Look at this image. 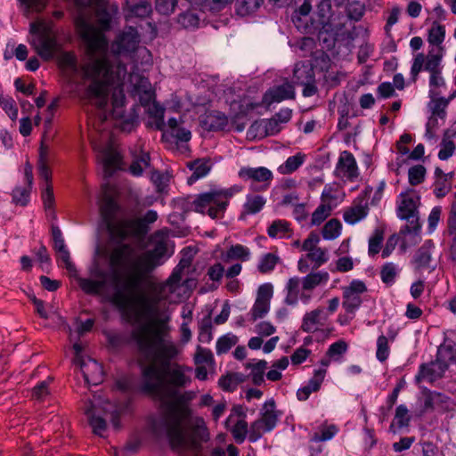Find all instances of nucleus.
I'll return each mask as SVG.
<instances>
[{
	"label": "nucleus",
	"instance_id": "26",
	"mask_svg": "<svg viewBox=\"0 0 456 456\" xmlns=\"http://www.w3.org/2000/svg\"><path fill=\"white\" fill-rule=\"evenodd\" d=\"M344 198L345 193L338 184L328 183L322 190L321 195V204L333 210L344 200Z\"/></svg>",
	"mask_w": 456,
	"mask_h": 456
},
{
	"label": "nucleus",
	"instance_id": "33",
	"mask_svg": "<svg viewBox=\"0 0 456 456\" xmlns=\"http://www.w3.org/2000/svg\"><path fill=\"white\" fill-rule=\"evenodd\" d=\"M445 34V27L437 21H434L428 30V49L445 48L444 45Z\"/></svg>",
	"mask_w": 456,
	"mask_h": 456
},
{
	"label": "nucleus",
	"instance_id": "10",
	"mask_svg": "<svg viewBox=\"0 0 456 456\" xmlns=\"http://www.w3.org/2000/svg\"><path fill=\"white\" fill-rule=\"evenodd\" d=\"M281 413L276 410L275 402L266 401L260 409L259 418L249 427V441H258L264 434L273 431L280 419Z\"/></svg>",
	"mask_w": 456,
	"mask_h": 456
},
{
	"label": "nucleus",
	"instance_id": "16",
	"mask_svg": "<svg viewBox=\"0 0 456 456\" xmlns=\"http://www.w3.org/2000/svg\"><path fill=\"white\" fill-rule=\"evenodd\" d=\"M224 426L238 444H242L247 435L249 436V428L245 420V414L241 406H234L224 421Z\"/></svg>",
	"mask_w": 456,
	"mask_h": 456
},
{
	"label": "nucleus",
	"instance_id": "39",
	"mask_svg": "<svg viewBox=\"0 0 456 456\" xmlns=\"http://www.w3.org/2000/svg\"><path fill=\"white\" fill-rule=\"evenodd\" d=\"M436 175L437 180L435 183L434 193L436 197L441 198L445 196L451 190L450 179L452 176V173L444 174L441 169L436 168Z\"/></svg>",
	"mask_w": 456,
	"mask_h": 456
},
{
	"label": "nucleus",
	"instance_id": "19",
	"mask_svg": "<svg viewBox=\"0 0 456 456\" xmlns=\"http://www.w3.org/2000/svg\"><path fill=\"white\" fill-rule=\"evenodd\" d=\"M273 296V285L271 282L263 283L258 287L256 300L250 311L254 320L263 318L270 311Z\"/></svg>",
	"mask_w": 456,
	"mask_h": 456
},
{
	"label": "nucleus",
	"instance_id": "61",
	"mask_svg": "<svg viewBox=\"0 0 456 456\" xmlns=\"http://www.w3.org/2000/svg\"><path fill=\"white\" fill-rule=\"evenodd\" d=\"M383 241V232L381 230H375L372 236L369 240V255L374 256L380 251L381 243Z\"/></svg>",
	"mask_w": 456,
	"mask_h": 456
},
{
	"label": "nucleus",
	"instance_id": "32",
	"mask_svg": "<svg viewBox=\"0 0 456 456\" xmlns=\"http://www.w3.org/2000/svg\"><path fill=\"white\" fill-rule=\"evenodd\" d=\"M222 261L229 263L233 260L246 262L251 258L250 249L241 244L231 246L226 251H223L220 255Z\"/></svg>",
	"mask_w": 456,
	"mask_h": 456
},
{
	"label": "nucleus",
	"instance_id": "8",
	"mask_svg": "<svg viewBox=\"0 0 456 456\" xmlns=\"http://www.w3.org/2000/svg\"><path fill=\"white\" fill-rule=\"evenodd\" d=\"M28 43L44 60H50L57 50V41L50 23L38 20L30 23Z\"/></svg>",
	"mask_w": 456,
	"mask_h": 456
},
{
	"label": "nucleus",
	"instance_id": "42",
	"mask_svg": "<svg viewBox=\"0 0 456 456\" xmlns=\"http://www.w3.org/2000/svg\"><path fill=\"white\" fill-rule=\"evenodd\" d=\"M152 12L151 4L146 0H141L135 4L127 5L126 19L132 17L145 18L148 17Z\"/></svg>",
	"mask_w": 456,
	"mask_h": 456
},
{
	"label": "nucleus",
	"instance_id": "17",
	"mask_svg": "<svg viewBox=\"0 0 456 456\" xmlns=\"http://www.w3.org/2000/svg\"><path fill=\"white\" fill-rule=\"evenodd\" d=\"M419 196L412 190L408 189L402 191L397 198V216L400 219L410 221L417 220L418 208L419 206Z\"/></svg>",
	"mask_w": 456,
	"mask_h": 456
},
{
	"label": "nucleus",
	"instance_id": "14",
	"mask_svg": "<svg viewBox=\"0 0 456 456\" xmlns=\"http://www.w3.org/2000/svg\"><path fill=\"white\" fill-rule=\"evenodd\" d=\"M239 176L248 182L254 191L266 190L273 178L272 171L265 167H243L239 171Z\"/></svg>",
	"mask_w": 456,
	"mask_h": 456
},
{
	"label": "nucleus",
	"instance_id": "30",
	"mask_svg": "<svg viewBox=\"0 0 456 456\" xmlns=\"http://www.w3.org/2000/svg\"><path fill=\"white\" fill-rule=\"evenodd\" d=\"M200 123L207 130H223L228 125V118L222 112L212 110L201 117Z\"/></svg>",
	"mask_w": 456,
	"mask_h": 456
},
{
	"label": "nucleus",
	"instance_id": "11",
	"mask_svg": "<svg viewBox=\"0 0 456 456\" xmlns=\"http://www.w3.org/2000/svg\"><path fill=\"white\" fill-rule=\"evenodd\" d=\"M456 361L455 353L449 345H443L437 350V355L435 362L422 364L419 368L418 379L434 381L442 377L450 363Z\"/></svg>",
	"mask_w": 456,
	"mask_h": 456
},
{
	"label": "nucleus",
	"instance_id": "47",
	"mask_svg": "<svg viewBox=\"0 0 456 456\" xmlns=\"http://www.w3.org/2000/svg\"><path fill=\"white\" fill-rule=\"evenodd\" d=\"M265 204V199L263 196L248 194L243 206L244 214H256L264 208Z\"/></svg>",
	"mask_w": 456,
	"mask_h": 456
},
{
	"label": "nucleus",
	"instance_id": "22",
	"mask_svg": "<svg viewBox=\"0 0 456 456\" xmlns=\"http://www.w3.org/2000/svg\"><path fill=\"white\" fill-rule=\"evenodd\" d=\"M131 154L133 160L129 167V172L134 176H141L144 171L151 167L149 153L142 149V143L139 142L131 149Z\"/></svg>",
	"mask_w": 456,
	"mask_h": 456
},
{
	"label": "nucleus",
	"instance_id": "15",
	"mask_svg": "<svg viewBox=\"0 0 456 456\" xmlns=\"http://www.w3.org/2000/svg\"><path fill=\"white\" fill-rule=\"evenodd\" d=\"M333 174L344 183L355 182L358 179L360 171L356 159L350 151L340 152Z\"/></svg>",
	"mask_w": 456,
	"mask_h": 456
},
{
	"label": "nucleus",
	"instance_id": "54",
	"mask_svg": "<svg viewBox=\"0 0 456 456\" xmlns=\"http://www.w3.org/2000/svg\"><path fill=\"white\" fill-rule=\"evenodd\" d=\"M237 342L238 338L232 333H227L222 336L216 341V350L217 354L228 352L233 346L237 344Z\"/></svg>",
	"mask_w": 456,
	"mask_h": 456
},
{
	"label": "nucleus",
	"instance_id": "7",
	"mask_svg": "<svg viewBox=\"0 0 456 456\" xmlns=\"http://www.w3.org/2000/svg\"><path fill=\"white\" fill-rule=\"evenodd\" d=\"M85 414L88 418L94 433L100 436H103L106 431L105 418L107 417L110 419L115 428H118L117 419L119 414V408L105 400L101 395H94L93 400L85 408Z\"/></svg>",
	"mask_w": 456,
	"mask_h": 456
},
{
	"label": "nucleus",
	"instance_id": "27",
	"mask_svg": "<svg viewBox=\"0 0 456 456\" xmlns=\"http://www.w3.org/2000/svg\"><path fill=\"white\" fill-rule=\"evenodd\" d=\"M328 314L322 308H317L306 313L302 321L301 328L305 332H314L324 325Z\"/></svg>",
	"mask_w": 456,
	"mask_h": 456
},
{
	"label": "nucleus",
	"instance_id": "55",
	"mask_svg": "<svg viewBox=\"0 0 456 456\" xmlns=\"http://www.w3.org/2000/svg\"><path fill=\"white\" fill-rule=\"evenodd\" d=\"M456 143L451 140L448 136H443L440 142V150L438 152V159L440 160L449 159L455 152Z\"/></svg>",
	"mask_w": 456,
	"mask_h": 456
},
{
	"label": "nucleus",
	"instance_id": "36",
	"mask_svg": "<svg viewBox=\"0 0 456 456\" xmlns=\"http://www.w3.org/2000/svg\"><path fill=\"white\" fill-rule=\"evenodd\" d=\"M232 0H191V7L202 12H217L225 8Z\"/></svg>",
	"mask_w": 456,
	"mask_h": 456
},
{
	"label": "nucleus",
	"instance_id": "51",
	"mask_svg": "<svg viewBox=\"0 0 456 456\" xmlns=\"http://www.w3.org/2000/svg\"><path fill=\"white\" fill-rule=\"evenodd\" d=\"M294 79L297 84L313 82L314 71L308 65L297 63L294 69Z\"/></svg>",
	"mask_w": 456,
	"mask_h": 456
},
{
	"label": "nucleus",
	"instance_id": "58",
	"mask_svg": "<svg viewBox=\"0 0 456 456\" xmlns=\"http://www.w3.org/2000/svg\"><path fill=\"white\" fill-rule=\"evenodd\" d=\"M426 176V168L422 165H415L408 171V180L411 185L420 184Z\"/></svg>",
	"mask_w": 456,
	"mask_h": 456
},
{
	"label": "nucleus",
	"instance_id": "25",
	"mask_svg": "<svg viewBox=\"0 0 456 456\" xmlns=\"http://www.w3.org/2000/svg\"><path fill=\"white\" fill-rule=\"evenodd\" d=\"M328 260V251L318 247L317 248L310 251L309 253H306L304 256L299 258L297 262V269L300 273H305L310 269L308 265L309 261L314 265V268H318L324 265Z\"/></svg>",
	"mask_w": 456,
	"mask_h": 456
},
{
	"label": "nucleus",
	"instance_id": "59",
	"mask_svg": "<svg viewBox=\"0 0 456 456\" xmlns=\"http://www.w3.org/2000/svg\"><path fill=\"white\" fill-rule=\"evenodd\" d=\"M390 354L388 339L386 336L380 335L377 339L376 357L379 362H385Z\"/></svg>",
	"mask_w": 456,
	"mask_h": 456
},
{
	"label": "nucleus",
	"instance_id": "31",
	"mask_svg": "<svg viewBox=\"0 0 456 456\" xmlns=\"http://www.w3.org/2000/svg\"><path fill=\"white\" fill-rule=\"evenodd\" d=\"M456 97V93L452 94L448 98L442 96L429 97L428 110L430 115L440 118V120L445 121L446 108L450 102Z\"/></svg>",
	"mask_w": 456,
	"mask_h": 456
},
{
	"label": "nucleus",
	"instance_id": "38",
	"mask_svg": "<svg viewBox=\"0 0 456 456\" xmlns=\"http://www.w3.org/2000/svg\"><path fill=\"white\" fill-rule=\"evenodd\" d=\"M192 171V175L188 178L190 184L197 180L205 177L210 171L211 166L207 159H197L188 165Z\"/></svg>",
	"mask_w": 456,
	"mask_h": 456
},
{
	"label": "nucleus",
	"instance_id": "24",
	"mask_svg": "<svg viewBox=\"0 0 456 456\" xmlns=\"http://www.w3.org/2000/svg\"><path fill=\"white\" fill-rule=\"evenodd\" d=\"M294 97L295 90L293 86L289 82H285L282 85L274 86L266 91L263 101L265 104L270 105L273 102H281Z\"/></svg>",
	"mask_w": 456,
	"mask_h": 456
},
{
	"label": "nucleus",
	"instance_id": "29",
	"mask_svg": "<svg viewBox=\"0 0 456 456\" xmlns=\"http://www.w3.org/2000/svg\"><path fill=\"white\" fill-rule=\"evenodd\" d=\"M99 151L105 173L107 175H110L114 170L118 168L120 163V155L112 144H108L106 147Z\"/></svg>",
	"mask_w": 456,
	"mask_h": 456
},
{
	"label": "nucleus",
	"instance_id": "35",
	"mask_svg": "<svg viewBox=\"0 0 456 456\" xmlns=\"http://www.w3.org/2000/svg\"><path fill=\"white\" fill-rule=\"evenodd\" d=\"M330 279V275L327 272L321 271L316 273H311L301 279L303 288L307 292L313 291L314 289L320 285H325Z\"/></svg>",
	"mask_w": 456,
	"mask_h": 456
},
{
	"label": "nucleus",
	"instance_id": "63",
	"mask_svg": "<svg viewBox=\"0 0 456 456\" xmlns=\"http://www.w3.org/2000/svg\"><path fill=\"white\" fill-rule=\"evenodd\" d=\"M0 106L6 112L9 118L12 120H16L18 118V109L15 102L11 97L0 96Z\"/></svg>",
	"mask_w": 456,
	"mask_h": 456
},
{
	"label": "nucleus",
	"instance_id": "5",
	"mask_svg": "<svg viewBox=\"0 0 456 456\" xmlns=\"http://www.w3.org/2000/svg\"><path fill=\"white\" fill-rule=\"evenodd\" d=\"M101 215L107 231L113 239H124L128 235H141L146 232L148 224L158 219V213L155 210H149L139 219H127L114 199L106 191L101 205Z\"/></svg>",
	"mask_w": 456,
	"mask_h": 456
},
{
	"label": "nucleus",
	"instance_id": "45",
	"mask_svg": "<svg viewBox=\"0 0 456 456\" xmlns=\"http://www.w3.org/2000/svg\"><path fill=\"white\" fill-rule=\"evenodd\" d=\"M279 262L280 257L278 255L274 253H265L259 257L257 270L264 274L270 273L274 270Z\"/></svg>",
	"mask_w": 456,
	"mask_h": 456
},
{
	"label": "nucleus",
	"instance_id": "6",
	"mask_svg": "<svg viewBox=\"0 0 456 456\" xmlns=\"http://www.w3.org/2000/svg\"><path fill=\"white\" fill-rule=\"evenodd\" d=\"M238 185L230 188H214L208 192L198 195L191 202V208L196 212L208 214L211 218L223 216L229 200L240 191Z\"/></svg>",
	"mask_w": 456,
	"mask_h": 456
},
{
	"label": "nucleus",
	"instance_id": "43",
	"mask_svg": "<svg viewBox=\"0 0 456 456\" xmlns=\"http://www.w3.org/2000/svg\"><path fill=\"white\" fill-rule=\"evenodd\" d=\"M305 155L298 152L294 156L289 157L286 161L278 167V171L281 175H289L296 171L303 165Z\"/></svg>",
	"mask_w": 456,
	"mask_h": 456
},
{
	"label": "nucleus",
	"instance_id": "2",
	"mask_svg": "<svg viewBox=\"0 0 456 456\" xmlns=\"http://www.w3.org/2000/svg\"><path fill=\"white\" fill-rule=\"evenodd\" d=\"M189 265V260L182 259L165 282L151 285L145 292L132 296L117 291L112 297L117 306L129 310L135 321L141 322L134 329L132 338L140 353L152 359L150 364H171L183 351L167 336L173 313L171 305L190 295L191 281H182L183 270Z\"/></svg>",
	"mask_w": 456,
	"mask_h": 456
},
{
	"label": "nucleus",
	"instance_id": "50",
	"mask_svg": "<svg viewBox=\"0 0 456 456\" xmlns=\"http://www.w3.org/2000/svg\"><path fill=\"white\" fill-rule=\"evenodd\" d=\"M320 433H315L311 440L313 442H325L332 439L338 433V428L334 424L324 423L320 427Z\"/></svg>",
	"mask_w": 456,
	"mask_h": 456
},
{
	"label": "nucleus",
	"instance_id": "41",
	"mask_svg": "<svg viewBox=\"0 0 456 456\" xmlns=\"http://www.w3.org/2000/svg\"><path fill=\"white\" fill-rule=\"evenodd\" d=\"M246 368L250 370V377L255 385H261L265 381V372L267 369V362L258 360L255 362H248Z\"/></svg>",
	"mask_w": 456,
	"mask_h": 456
},
{
	"label": "nucleus",
	"instance_id": "18",
	"mask_svg": "<svg viewBox=\"0 0 456 456\" xmlns=\"http://www.w3.org/2000/svg\"><path fill=\"white\" fill-rule=\"evenodd\" d=\"M284 303L288 305L295 306L299 301L306 305L310 302L313 294L305 291L299 277H291L285 285Z\"/></svg>",
	"mask_w": 456,
	"mask_h": 456
},
{
	"label": "nucleus",
	"instance_id": "52",
	"mask_svg": "<svg viewBox=\"0 0 456 456\" xmlns=\"http://www.w3.org/2000/svg\"><path fill=\"white\" fill-rule=\"evenodd\" d=\"M289 366V359L284 356L274 362L272 369L266 372V378L271 381L280 380L282 377L281 372Z\"/></svg>",
	"mask_w": 456,
	"mask_h": 456
},
{
	"label": "nucleus",
	"instance_id": "20",
	"mask_svg": "<svg viewBox=\"0 0 456 456\" xmlns=\"http://www.w3.org/2000/svg\"><path fill=\"white\" fill-rule=\"evenodd\" d=\"M435 249V244L431 240H428L424 244L416 251L411 260V264L415 270L422 271L430 269L433 271L435 265H432V254Z\"/></svg>",
	"mask_w": 456,
	"mask_h": 456
},
{
	"label": "nucleus",
	"instance_id": "48",
	"mask_svg": "<svg viewBox=\"0 0 456 456\" xmlns=\"http://www.w3.org/2000/svg\"><path fill=\"white\" fill-rule=\"evenodd\" d=\"M428 87V97L441 96L445 88V80L442 72L429 75Z\"/></svg>",
	"mask_w": 456,
	"mask_h": 456
},
{
	"label": "nucleus",
	"instance_id": "28",
	"mask_svg": "<svg viewBox=\"0 0 456 456\" xmlns=\"http://www.w3.org/2000/svg\"><path fill=\"white\" fill-rule=\"evenodd\" d=\"M325 369H317L314 372V376L308 380L307 384L300 387L297 391V397L299 401H305L312 393L317 392L326 376Z\"/></svg>",
	"mask_w": 456,
	"mask_h": 456
},
{
	"label": "nucleus",
	"instance_id": "40",
	"mask_svg": "<svg viewBox=\"0 0 456 456\" xmlns=\"http://www.w3.org/2000/svg\"><path fill=\"white\" fill-rule=\"evenodd\" d=\"M267 233L274 239L289 238L291 235L289 223L285 220H275L268 227Z\"/></svg>",
	"mask_w": 456,
	"mask_h": 456
},
{
	"label": "nucleus",
	"instance_id": "12",
	"mask_svg": "<svg viewBox=\"0 0 456 456\" xmlns=\"http://www.w3.org/2000/svg\"><path fill=\"white\" fill-rule=\"evenodd\" d=\"M445 48L428 49L425 56L419 53L412 60L411 76L413 82L417 80L419 73L424 69L430 74L439 73L443 70V58L445 54Z\"/></svg>",
	"mask_w": 456,
	"mask_h": 456
},
{
	"label": "nucleus",
	"instance_id": "13",
	"mask_svg": "<svg viewBox=\"0 0 456 456\" xmlns=\"http://www.w3.org/2000/svg\"><path fill=\"white\" fill-rule=\"evenodd\" d=\"M342 292V306L346 314H351L352 319L363 302L362 296L367 292V286L364 281L355 279L344 286Z\"/></svg>",
	"mask_w": 456,
	"mask_h": 456
},
{
	"label": "nucleus",
	"instance_id": "46",
	"mask_svg": "<svg viewBox=\"0 0 456 456\" xmlns=\"http://www.w3.org/2000/svg\"><path fill=\"white\" fill-rule=\"evenodd\" d=\"M342 224L339 220L332 218L329 220L322 230V238L326 240H333L341 235Z\"/></svg>",
	"mask_w": 456,
	"mask_h": 456
},
{
	"label": "nucleus",
	"instance_id": "21",
	"mask_svg": "<svg viewBox=\"0 0 456 456\" xmlns=\"http://www.w3.org/2000/svg\"><path fill=\"white\" fill-rule=\"evenodd\" d=\"M163 133V139L168 140V136H171L175 142H187L191 138V131L183 126V120L180 118L176 119L171 118L167 120V124L165 126Z\"/></svg>",
	"mask_w": 456,
	"mask_h": 456
},
{
	"label": "nucleus",
	"instance_id": "23",
	"mask_svg": "<svg viewBox=\"0 0 456 456\" xmlns=\"http://www.w3.org/2000/svg\"><path fill=\"white\" fill-rule=\"evenodd\" d=\"M77 365L80 367L84 379L88 385L95 386L102 381V367L96 361L87 357L81 360Z\"/></svg>",
	"mask_w": 456,
	"mask_h": 456
},
{
	"label": "nucleus",
	"instance_id": "60",
	"mask_svg": "<svg viewBox=\"0 0 456 456\" xmlns=\"http://www.w3.org/2000/svg\"><path fill=\"white\" fill-rule=\"evenodd\" d=\"M445 121L440 120V118L429 115L428 122L426 124L425 136L428 139H433L436 136V131L440 126L444 124Z\"/></svg>",
	"mask_w": 456,
	"mask_h": 456
},
{
	"label": "nucleus",
	"instance_id": "49",
	"mask_svg": "<svg viewBox=\"0 0 456 456\" xmlns=\"http://www.w3.org/2000/svg\"><path fill=\"white\" fill-rule=\"evenodd\" d=\"M243 381V375L239 373H232L223 376L218 380L219 387L227 392L234 391L238 386Z\"/></svg>",
	"mask_w": 456,
	"mask_h": 456
},
{
	"label": "nucleus",
	"instance_id": "37",
	"mask_svg": "<svg viewBox=\"0 0 456 456\" xmlns=\"http://www.w3.org/2000/svg\"><path fill=\"white\" fill-rule=\"evenodd\" d=\"M401 267L393 262H387L380 269V279L388 287L394 285L400 275Z\"/></svg>",
	"mask_w": 456,
	"mask_h": 456
},
{
	"label": "nucleus",
	"instance_id": "57",
	"mask_svg": "<svg viewBox=\"0 0 456 456\" xmlns=\"http://www.w3.org/2000/svg\"><path fill=\"white\" fill-rule=\"evenodd\" d=\"M332 210L326 206L320 204L313 212L310 219V226H318L322 224L330 215Z\"/></svg>",
	"mask_w": 456,
	"mask_h": 456
},
{
	"label": "nucleus",
	"instance_id": "9",
	"mask_svg": "<svg viewBox=\"0 0 456 456\" xmlns=\"http://www.w3.org/2000/svg\"><path fill=\"white\" fill-rule=\"evenodd\" d=\"M110 52L113 56L134 59L136 53H140L143 57L150 55V52L145 47L140 46V35L133 28H126L112 41L110 46Z\"/></svg>",
	"mask_w": 456,
	"mask_h": 456
},
{
	"label": "nucleus",
	"instance_id": "62",
	"mask_svg": "<svg viewBox=\"0 0 456 456\" xmlns=\"http://www.w3.org/2000/svg\"><path fill=\"white\" fill-rule=\"evenodd\" d=\"M27 14L29 12H40L46 4L47 0H19Z\"/></svg>",
	"mask_w": 456,
	"mask_h": 456
},
{
	"label": "nucleus",
	"instance_id": "44",
	"mask_svg": "<svg viewBox=\"0 0 456 456\" xmlns=\"http://www.w3.org/2000/svg\"><path fill=\"white\" fill-rule=\"evenodd\" d=\"M264 0H236V12L240 16H248L256 12L263 4Z\"/></svg>",
	"mask_w": 456,
	"mask_h": 456
},
{
	"label": "nucleus",
	"instance_id": "3",
	"mask_svg": "<svg viewBox=\"0 0 456 456\" xmlns=\"http://www.w3.org/2000/svg\"><path fill=\"white\" fill-rule=\"evenodd\" d=\"M168 241V231L160 230L151 237L153 249L142 254L135 253L127 245L115 247L98 245L93 263L89 267L91 278H81L77 275L67 248L56 250V252L58 258L61 261V265L67 269L71 277L76 279L85 293L102 294L106 286L110 271L116 272L118 268H122L119 277L122 292L134 294L146 281L149 273L163 264L167 253Z\"/></svg>",
	"mask_w": 456,
	"mask_h": 456
},
{
	"label": "nucleus",
	"instance_id": "53",
	"mask_svg": "<svg viewBox=\"0 0 456 456\" xmlns=\"http://www.w3.org/2000/svg\"><path fill=\"white\" fill-rule=\"evenodd\" d=\"M410 420L411 417L407 407L404 404H400L396 407L394 420L390 425V429H393L395 425H396L399 428L407 427L410 423Z\"/></svg>",
	"mask_w": 456,
	"mask_h": 456
},
{
	"label": "nucleus",
	"instance_id": "4",
	"mask_svg": "<svg viewBox=\"0 0 456 456\" xmlns=\"http://www.w3.org/2000/svg\"><path fill=\"white\" fill-rule=\"evenodd\" d=\"M191 368L177 362L149 364L142 370V390L161 403L160 415L151 422L152 433L159 438H167L181 456L200 446L190 429L191 410L178 391L191 382Z\"/></svg>",
	"mask_w": 456,
	"mask_h": 456
},
{
	"label": "nucleus",
	"instance_id": "1",
	"mask_svg": "<svg viewBox=\"0 0 456 456\" xmlns=\"http://www.w3.org/2000/svg\"><path fill=\"white\" fill-rule=\"evenodd\" d=\"M95 12L98 28L85 18L77 20V28L85 44V53L77 68V57L72 53H63L59 60L65 70L79 72L83 79V99L102 111L103 119L111 117L115 125L124 131H130L137 121L138 113L133 104L126 107L124 90L139 96L142 104L152 97L150 81L139 73L129 74L122 64L114 66L108 55V41L104 35L110 29L113 16L118 12L117 5L108 4L105 0H88Z\"/></svg>",
	"mask_w": 456,
	"mask_h": 456
},
{
	"label": "nucleus",
	"instance_id": "34",
	"mask_svg": "<svg viewBox=\"0 0 456 456\" xmlns=\"http://www.w3.org/2000/svg\"><path fill=\"white\" fill-rule=\"evenodd\" d=\"M369 213L367 204L357 203L345 209L343 213L344 221L350 225H354L363 220Z\"/></svg>",
	"mask_w": 456,
	"mask_h": 456
},
{
	"label": "nucleus",
	"instance_id": "64",
	"mask_svg": "<svg viewBox=\"0 0 456 456\" xmlns=\"http://www.w3.org/2000/svg\"><path fill=\"white\" fill-rule=\"evenodd\" d=\"M29 187H17L12 191V200L17 205L26 206L29 201Z\"/></svg>",
	"mask_w": 456,
	"mask_h": 456
},
{
	"label": "nucleus",
	"instance_id": "56",
	"mask_svg": "<svg viewBox=\"0 0 456 456\" xmlns=\"http://www.w3.org/2000/svg\"><path fill=\"white\" fill-rule=\"evenodd\" d=\"M147 111L155 119V127L159 130H164L166 126L164 123L165 110L159 104L153 102L148 106Z\"/></svg>",
	"mask_w": 456,
	"mask_h": 456
}]
</instances>
